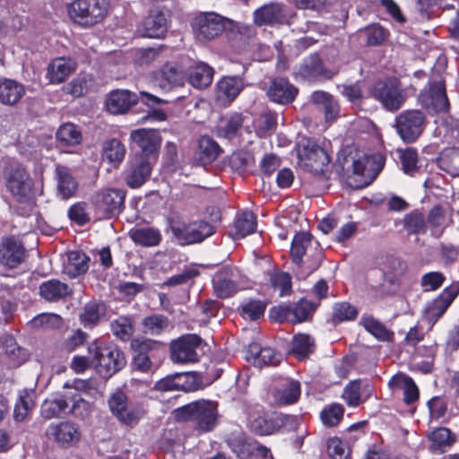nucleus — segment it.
<instances>
[{"label": "nucleus", "instance_id": "obj_1", "mask_svg": "<svg viewBox=\"0 0 459 459\" xmlns=\"http://www.w3.org/2000/svg\"><path fill=\"white\" fill-rule=\"evenodd\" d=\"M88 354L91 357V367L105 378L112 377L126 364L124 352L109 342H92L88 346Z\"/></svg>", "mask_w": 459, "mask_h": 459}, {"label": "nucleus", "instance_id": "obj_2", "mask_svg": "<svg viewBox=\"0 0 459 459\" xmlns=\"http://www.w3.org/2000/svg\"><path fill=\"white\" fill-rule=\"evenodd\" d=\"M178 420H190L201 432H208L217 424V403L210 400H198L186 404L175 411Z\"/></svg>", "mask_w": 459, "mask_h": 459}, {"label": "nucleus", "instance_id": "obj_3", "mask_svg": "<svg viewBox=\"0 0 459 459\" xmlns=\"http://www.w3.org/2000/svg\"><path fill=\"white\" fill-rule=\"evenodd\" d=\"M108 0H74L67 4L69 18L83 27L100 22L108 13Z\"/></svg>", "mask_w": 459, "mask_h": 459}, {"label": "nucleus", "instance_id": "obj_4", "mask_svg": "<svg viewBox=\"0 0 459 459\" xmlns=\"http://www.w3.org/2000/svg\"><path fill=\"white\" fill-rule=\"evenodd\" d=\"M5 186L14 200L31 208L34 190L33 180L22 165L12 166L4 174Z\"/></svg>", "mask_w": 459, "mask_h": 459}, {"label": "nucleus", "instance_id": "obj_5", "mask_svg": "<svg viewBox=\"0 0 459 459\" xmlns=\"http://www.w3.org/2000/svg\"><path fill=\"white\" fill-rule=\"evenodd\" d=\"M297 155L299 166L314 174L323 173L330 162L326 150L311 138L302 139L298 143Z\"/></svg>", "mask_w": 459, "mask_h": 459}, {"label": "nucleus", "instance_id": "obj_6", "mask_svg": "<svg viewBox=\"0 0 459 459\" xmlns=\"http://www.w3.org/2000/svg\"><path fill=\"white\" fill-rule=\"evenodd\" d=\"M214 295L221 299H230L244 290L247 285L246 277L235 266H224L212 276Z\"/></svg>", "mask_w": 459, "mask_h": 459}, {"label": "nucleus", "instance_id": "obj_7", "mask_svg": "<svg viewBox=\"0 0 459 459\" xmlns=\"http://www.w3.org/2000/svg\"><path fill=\"white\" fill-rule=\"evenodd\" d=\"M234 22L213 12L201 13L192 22L193 33L196 40L207 42L219 37L227 24Z\"/></svg>", "mask_w": 459, "mask_h": 459}, {"label": "nucleus", "instance_id": "obj_8", "mask_svg": "<svg viewBox=\"0 0 459 459\" xmlns=\"http://www.w3.org/2000/svg\"><path fill=\"white\" fill-rule=\"evenodd\" d=\"M149 107H155L163 102L160 98L145 91L140 92V97L127 90L112 91L106 99V108L110 114L126 113L138 100Z\"/></svg>", "mask_w": 459, "mask_h": 459}, {"label": "nucleus", "instance_id": "obj_9", "mask_svg": "<svg viewBox=\"0 0 459 459\" xmlns=\"http://www.w3.org/2000/svg\"><path fill=\"white\" fill-rule=\"evenodd\" d=\"M290 255L298 265H300L304 255H307L310 264L309 269H317L323 260V253L320 245L307 232L297 233L291 242Z\"/></svg>", "mask_w": 459, "mask_h": 459}, {"label": "nucleus", "instance_id": "obj_10", "mask_svg": "<svg viewBox=\"0 0 459 459\" xmlns=\"http://www.w3.org/2000/svg\"><path fill=\"white\" fill-rule=\"evenodd\" d=\"M425 117L419 110H405L395 117L394 127L400 138L407 143H413L423 131Z\"/></svg>", "mask_w": 459, "mask_h": 459}, {"label": "nucleus", "instance_id": "obj_11", "mask_svg": "<svg viewBox=\"0 0 459 459\" xmlns=\"http://www.w3.org/2000/svg\"><path fill=\"white\" fill-rule=\"evenodd\" d=\"M245 412L247 427L257 435H272L280 428L278 419L270 417L264 407L258 403L247 404Z\"/></svg>", "mask_w": 459, "mask_h": 459}, {"label": "nucleus", "instance_id": "obj_12", "mask_svg": "<svg viewBox=\"0 0 459 459\" xmlns=\"http://www.w3.org/2000/svg\"><path fill=\"white\" fill-rule=\"evenodd\" d=\"M171 230L178 240L185 245L203 241L213 233V227L204 221L175 222L171 225Z\"/></svg>", "mask_w": 459, "mask_h": 459}, {"label": "nucleus", "instance_id": "obj_13", "mask_svg": "<svg viewBox=\"0 0 459 459\" xmlns=\"http://www.w3.org/2000/svg\"><path fill=\"white\" fill-rule=\"evenodd\" d=\"M202 339L196 334H186L170 343V359L174 363L188 364L198 359L197 349Z\"/></svg>", "mask_w": 459, "mask_h": 459}, {"label": "nucleus", "instance_id": "obj_14", "mask_svg": "<svg viewBox=\"0 0 459 459\" xmlns=\"http://www.w3.org/2000/svg\"><path fill=\"white\" fill-rule=\"evenodd\" d=\"M228 445L239 459H267L270 455L266 446L244 434L232 435Z\"/></svg>", "mask_w": 459, "mask_h": 459}, {"label": "nucleus", "instance_id": "obj_15", "mask_svg": "<svg viewBox=\"0 0 459 459\" xmlns=\"http://www.w3.org/2000/svg\"><path fill=\"white\" fill-rule=\"evenodd\" d=\"M108 406L113 415L126 425L136 424L143 414L139 407L127 403L126 395L122 391H117L110 396Z\"/></svg>", "mask_w": 459, "mask_h": 459}, {"label": "nucleus", "instance_id": "obj_16", "mask_svg": "<svg viewBox=\"0 0 459 459\" xmlns=\"http://www.w3.org/2000/svg\"><path fill=\"white\" fill-rule=\"evenodd\" d=\"M292 13L281 4L270 3L257 8L253 13L257 26H274L289 22Z\"/></svg>", "mask_w": 459, "mask_h": 459}, {"label": "nucleus", "instance_id": "obj_17", "mask_svg": "<svg viewBox=\"0 0 459 459\" xmlns=\"http://www.w3.org/2000/svg\"><path fill=\"white\" fill-rule=\"evenodd\" d=\"M368 96L380 101L390 111L399 109L404 100L399 89L391 82H376L369 90Z\"/></svg>", "mask_w": 459, "mask_h": 459}, {"label": "nucleus", "instance_id": "obj_18", "mask_svg": "<svg viewBox=\"0 0 459 459\" xmlns=\"http://www.w3.org/2000/svg\"><path fill=\"white\" fill-rule=\"evenodd\" d=\"M126 192L122 189L108 188L97 193L94 204L105 216L117 215L124 208Z\"/></svg>", "mask_w": 459, "mask_h": 459}, {"label": "nucleus", "instance_id": "obj_19", "mask_svg": "<svg viewBox=\"0 0 459 459\" xmlns=\"http://www.w3.org/2000/svg\"><path fill=\"white\" fill-rule=\"evenodd\" d=\"M130 139L141 149L138 155L157 160V152L161 143V137L157 130L136 129L131 132Z\"/></svg>", "mask_w": 459, "mask_h": 459}, {"label": "nucleus", "instance_id": "obj_20", "mask_svg": "<svg viewBox=\"0 0 459 459\" xmlns=\"http://www.w3.org/2000/svg\"><path fill=\"white\" fill-rule=\"evenodd\" d=\"M155 161L143 155H135L126 176V185L131 188H138L143 185L150 178Z\"/></svg>", "mask_w": 459, "mask_h": 459}, {"label": "nucleus", "instance_id": "obj_21", "mask_svg": "<svg viewBox=\"0 0 459 459\" xmlns=\"http://www.w3.org/2000/svg\"><path fill=\"white\" fill-rule=\"evenodd\" d=\"M25 258V248L21 241L13 238H3L0 241V264L10 269L19 266Z\"/></svg>", "mask_w": 459, "mask_h": 459}, {"label": "nucleus", "instance_id": "obj_22", "mask_svg": "<svg viewBox=\"0 0 459 459\" xmlns=\"http://www.w3.org/2000/svg\"><path fill=\"white\" fill-rule=\"evenodd\" d=\"M316 307V304L307 299H301L292 306L279 307L278 309L272 310L271 316H273V313L276 312L278 313L276 318L279 321L285 318L292 323H301L308 320L312 316Z\"/></svg>", "mask_w": 459, "mask_h": 459}, {"label": "nucleus", "instance_id": "obj_23", "mask_svg": "<svg viewBox=\"0 0 459 459\" xmlns=\"http://www.w3.org/2000/svg\"><path fill=\"white\" fill-rule=\"evenodd\" d=\"M337 72L338 68L333 70L325 69L320 56L314 54L303 61L295 74L302 80L311 82L321 77L332 78Z\"/></svg>", "mask_w": 459, "mask_h": 459}, {"label": "nucleus", "instance_id": "obj_24", "mask_svg": "<svg viewBox=\"0 0 459 459\" xmlns=\"http://www.w3.org/2000/svg\"><path fill=\"white\" fill-rule=\"evenodd\" d=\"M47 436L62 446H69L80 440L81 433L78 426L71 421H62L50 424L46 432Z\"/></svg>", "mask_w": 459, "mask_h": 459}, {"label": "nucleus", "instance_id": "obj_25", "mask_svg": "<svg viewBox=\"0 0 459 459\" xmlns=\"http://www.w3.org/2000/svg\"><path fill=\"white\" fill-rule=\"evenodd\" d=\"M383 164L384 159L381 155H362L354 159L352 162V172L354 176L360 178L356 186L362 187L368 186L373 176V171L375 170L373 166L377 165L381 169Z\"/></svg>", "mask_w": 459, "mask_h": 459}, {"label": "nucleus", "instance_id": "obj_26", "mask_svg": "<svg viewBox=\"0 0 459 459\" xmlns=\"http://www.w3.org/2000/svg\"><path fill=\"white\" fill-rule=\"evenodd\" d=\"M301 393L300 383L291 378H281L274 385L272 394L279 405L295 403Z\"/></svg>", "mask_w": 459, "mask_h": 459}, {"label": "nucleus", "instance_id": "obj_27", "mask_svg": "<svg viewBox=\"0 0 459 459\" xmlns=\"http://www.w3.org/2000/svg\"><path fill=\"white\" fill-rule=\"evenodd\" d=\"M168 30V13L160 10H152L143 20L140 33L145 38H161Z\"/></svg>", "mask_w": 459, "mask_h": 459}, {"label": "nucleus", "instance_id": "obj_28", "mask_svg": "<svg viewBox=\"0 0 459 459\" xmlns=\"http://www.w3.org/2000/svg\"><path fill=\"white\" fill-rule=\"evenodd\" d=\"M247 359L255 367L277 366L281 360V355L270 347H261L257 342L249 344Z\"/></svg>", "mask_w": 459, "mask_h": 459}, {"label": "nucleus", "instance_id": "obj_29", "mask_svg": "<svg viewBox=\"0 0 459 459\" xmlns=\"http://www.w3.org/2000/svg\"><path fill=\"white\" fill-rule=\"evenodd\" d=\"M153 80L160 88L169 91L173 87L184 84L185 74L176 65L168 63L154 73Z\"/></svg>", "mask_w": 459, "mask_h": 459}, {"label": "nucleus", "instance_id": "obj_30", "mask_svg": "<svg viewBox=\"0 0 459 459\" xmlns=\"http://www.w3.org/2000/svg\"><path fill=\"white\" fill-rule=\"evenodd\" d=\"M267 94L272 101L287 104L294 100L298 94V89L287 79L276 78L272 82Z\"/></svg>", "mask_w": 459, "mask_h": 459}, {"label": "nucleus", "instance_id": "obj_31", "mask_svg": "<svg viewBox=\"0 0 459 459\" xmlns=\"http://www.w3.org/2000/svg\"><path fill=\"white\" fill-rule=\"evenodd\" d=\"M72 293V288L57 279L46 281L39 285L40 297L48 302L59 301Z\"/></svg>", "mask_w": 459, "mask_h": 459}, {"label": "nucleus", "instance_id": "obj_32", "mask_svg": "<svg viewBox=\"0 0 459 459\" xmlns=\"http://www.w3.org/2000/svg\"><path fill=\"white\" fill-rule=\"evenodd\" d=\"M76 64L71 58L57 57L48 66L47 76L51 83H60L75 70Z\"/></svg>", "mask_w": 459, "mask_h": 459}, {"label": "nucleus", "instance_id": "obj_33", "mask_svg": "<svg viewBox=\"0 0 459 459\" xmlns=\"http://www.w3.org/2000/svg\"><path fill=\"white\" fill-rule=\"evenodd\" d=\"M389 385L392 388L403 391V400L406 404H412L418 401L420 396L419 388L411 377L404 374H397L390 379Z\"/></svg>", "mask_w": 459, "mask_h": 459}, {"label": "nucleus", "instance_id": "obj_34", "mask_svg": "<svg viewBox=\"0 0 459 459\" xmlns=\"http://www.w3.org/2000/svg\"><path fill=\"white\" fill-rule=\"evenodd\" d=\"M243 89V82L238 76H226L217 84V99L222 103H230Z\"/></svg>", "mask_w": 459, "mask_h": 459}, {"label": "nucleus", "instance_id": "obj_35", "mask_svg": "<svg viewBox=\"0 0 459 459\" xmlns=\"http://www.w3.org/2000/svg\"><path fill=\"white\" fill-rule=\"evenodd\" d=\"M56 179L58 194L64 199L72 197L78 187V184L68 167L57 164L56 166Z\"/></svg>", "mask_w": 459, "mask_h": 459}, {"label": "nucleus", "instance_id": "obj_36", "mask_svg": "<svg viewBox=\"0 0 459 459\" xmlns=\"http://www.w3.org/2000/svg\"><path fill=\"white\" fill-rule=\"evenodd\" d=\"M213 73V68L209 65L197 62L188 70V82L196 89L205 88L212 83Z\"/></svg>", "mask_w": 459, "mask_h": 459}, {"label": "nucleus", "instance_id": "obj_37", "mask_svg": "<svg viewBox=\"0 0 459 459\" xmlns=\"http://www.w3.org/2000/svg\"><path fill=\"white\" fill-rule=\"evenodd\" d=\"M311 101L317 108L324 112L326 121L336 117L339 112V106L331 94L325 91H315L311 95Z\"/></svg>", "mask_w": 459, "mask_h": 459}, {"label": "nucleus", "instance_id": "obj_38", "mask_svg": "<svg viewBox=\"0 0 459 459\" xmlns=\"http://www.w3.org/2000/svg\"><path fill=\"white\" fill-rule=\"evenodd\" d=\"M68 401L66 393L58 394L53 399H47L43 402L40 408L41 416L46 420H51L60 417L63 413H67Z\"/></svg>", "mask_w": 459, "mask_h": 459}, {"label": "nucleus", "instance_id": "obj_39", "mask_svg": "<svg viewBox=\"0 0 459 459\" xmlns=\"http://www.w3.org/2000/svg\"><path fill=\"white\" fill-rule=\"evenodd\" d=\"M25 90L22 83L4 79L0 82V101L5 105H13L24 95Z\"/></svg>", "mask_w": 459, "mask_h": 459}, {"label": "nucleus", "instance_id": "obj_40", "mask_svg": "<svg viewBox=\"0 0 459 459\" xmlns=\"http://www.w3.org/2000/svg\"><path fill=\"white\" fill-rule=\"evenodd\" d=\"M89 257L80 251H71L64 264V271L70 277H76L88 270Z\"/></svg>", "mask_w": 459, "mask_h": 459}, {"label": "nucleus", "instance_id": "obj_41", "mask_svg": "<svg viewBox=\"0 0 459 459\" xmlns=\"http://www.w3.org/2000/svg\"><path fill=\"white\" fill-rule=\"evenodd\" d=\"M256 217L252 212L245 211L238 213L234 222V238H243L256 230Z\"/></svg>", "mask_w": 459, "mask_h": 459}, {"label": "nucleus", "instance_id": "obj_42", "mask_svg": "<svg viewBox=\"0 0 459 459\" xmlns=\"http://www.w3.org/2000/svg\"><path fill=\"white\" fill-rule=\"evenodd\" d=\"M429 438L430 441V450L434 454L437 455L447 451L454 443L451 431L446 428H438L435 429L429 436Z\"/></svg>", "mask_w": 459, "mask_h": 459}, {"label": "nucleus", "instance_id": "obj_43", "mask_svg": "<svg viewBox=\"0 0 459 459\" xmlns=\"http://www.w3.org/2000/svg\"><path fill=\"white\" fill-rule=\"evenodd\" d=\"M129 235L134 243L144 247L157 246L161 240L160 230L150 227L133 229Z\"/></svg>", "mask_w": 459, "mask_h": 459}, {"label": "nucleus", "instance_id": "obj_44", "mask_svg": "<svg viewBox=\"0 0 459 459\" xmlns=\"http://www.w3.org/2000/svg\"><path fill=\"white\" fill-rule=\"evenodd\" d=\"M68 401L67 413L75 418L84 420L88 418L92 411V404L80 397L75 392H67Z\"/></svg>", "mask_w": 459, "mask_h": 459}, {"label": "nucleus", "instance_id": "obj_45", "mask_svg": "<svg viewBox=\"0 0 459 459\" xmlns=\"http://www.w3.org/2000/svg\"><path fill=\"white\" fill-rule=\"evenodd\" d=\"M105 313L104 305L95 301L88 302L82 308L79 317L81 324L86 328L95 326Z\"/></svg>", "mask_w": 459, "mask_h": 459}, {"label": "nucleus", "instance_id": "obj_46", "mask_svg": "<svg viewBox=\"0 0 459 459\" xmlns=\"http://www.w3.org/2000/svg\"><path fill=\"white\" fill-rule=\"evenodd\" d=\"M360 323L369 333L380 342H390L394 339V333L371 316H362Z\"/></svg>", "mask_w": 459, "mask_h": 459}, {"label": "nucleus", "instance_id": "obj_47", "mask_svg": "<svg viewBox=\"0 0 459 459\" xmlns=\"http://www.w3.org/2000/svg\"><path fill=\"white\" fill-rule=\"evenodd\" d=\"M438 167L453 177L459 176V148L446 149L440 153Z\"/></svg>", "mask_w": 459, "mask_h": 459}, {"label": "nucleus", "instance_id": "obj_48", "mask_svg": "<svg viewBox=\"0 0 459 459\" xmlns=\"http://www.w3.org/2000/svg\"><path fill=\"white\" fill-rule=\"evenodd\" d=\"M56 136L62 146H75L82 142L81 131L72 123L61 125Z\"/></svg>", "mask_w": 459, "mask_h": 459}, {"label": "nucleus", "instance_id": "obj_49", "mask_svg": "<svg viewBox=\"0 0 459 459\" xmlns=\"http://www.w3.org/2000/svg\"><path fill=\"white\" fill-rule=\"evenodd\" d=\"M35 392L23 390L19 394V399L14 406L13 417L17 421H22L35 405Z\"/></svg>", "mask_w": 459, "mask_h": 459}, {"label": "nucleus", "instance_id": "obj_50", "mask_svg": "<svg viewBox=\"0 0 459 459\" xmlns=\"http://www.w3.org/2000/svg\"><path fill=\"white\" fill-rule=\"evenodd\" d=\"M125 155L126 148L120 141L111 139L104 144L102 152L103 160H108L114 167L118 166L123 161Z\"/></svg>", "mask_w": 459, "mask_h": 459}, {"label": "nucleus", "instance_id": "obj_51", "mask_svg": "<svg viewBox=\"0 0 459 459\" xmlns=\"http://www.w3.org/2000/svg\"><path fill=\"white\" fill-rule=\"evenodd\" d=\"M431 106L437 112H445L448 109V100L443 82H434L430 84L429 91Z\"/></svg>", "mask_w": 459, "mask_h": 459}, {"label": "nucleus", "instance_id": "obj_52", "mask_svg": "<svg viewBox=\"0 0 459 459\" xmlns=\"http://www.w3.org/2000/svg\"><path fill=\"white\" fill-rule=\"evenodd\" d=\"M269 281L274 290H278L281 297L290 295L292 290L291 277L288 273L273 270L268 273Z\"/></svg>", "mask_w": 459, "mask_h": 459}, {"label": "nucleus", "instance_id": "obj_53", "mask_svg": "<svg viewBox=\"0 0 459 459\" xmlns=\"http://www.w3.org/2000/svg\"><path fill=\"white\" fill-rule=\"evenodd\" d=\"M314 339L306 333H299L292 339L291 351L299 359H304L314 351Z\"/></svg>", "mask_w": 459, "mask_h": 459}, {"label": "nucleus", "instance_id": "obj_54", "mask_svg": "<svg viewBox=\"0 0 459 459\" xmlns=\"http://www.w3.org/2000/svg\"><path fill=\"white\" fill-rule=\"evenodd\" d=\"M3 347L5 351V353L9 356L13 366H19L27 359V351L25 349L19 347L16 343L15 339L13 336H4Z\"/></svg>", "mask_w": 459, "mask_h": 459}, {"label": "nucleus", "instance_id": "obj_55", "mask_svg": "<svg viewBox=\"0 0 459 459\" xmlns=\"http://www.w3.org/2000/svg\"><path fill=\"white\" fill-rule=\"evenodd\" d=\"M428 223L431 228V235L436 238L440 237L444 229L448 225V220L440 206H435L430 210Z\"/></svg>", "mask_w": 459, "mask_h": 459}, {"label": "nucleus", "instance_id": "obj_56", "mask_svg": "<svg viewBox=\"0 0 459 459\" xmlns=\"http://www.w3.org/2000/svg\"><path fill=\"white\" fill-rule=\"evenodd\" d=\"M344 408L340 403H331L325 406L320 412L322 423L327 427H334L343 418Z\"/></svg>", "mask_w": 459, "mask_h": 459}, {"label": "nucleus", "instance_id": "obj_57", "mask_svg": "<svg viewBox=\"0 0 459 459\" xmlns=\"http://www.w3.org/2000/svg\"><path fill=\"white\" fill-rule=\"evenodd\" d=\"M200 160L203 163L213 161L220 153L218 143L208 136H203L199 140Z\"/></svg>", "mask_w": 459, "mask_h": 459}, {"label": "nucleus", "instance_id": "obj_58", "mask_svg": "<svg viewBox=\"0 0 459 459\" xmlns=\"http://www.w3.org/2000/svg\"><path fill=\"white\" fill-rule=\"evenodd\" d=\"M184 378L182 374L167 376L155 383L154 389L160 392L186 390Z\"/></svg>", "mask_w": 459, "mask_h": 459}, {"label": "nucleus", "instance_id": "obj_59", "mask_svg": "<svg viewBox=\"0 0 459 459\" xmlns=\"http://www.w3.org/2000/svg\"><path fill=\"white\" fill-rule=\"evenodd\" d=\"M143 326L144 333L158 335L169 327V319L162 315H152L143 320Z\"/></svg>", "mask_w": 459, "mask_h": 459}, {"label": "nucleus", "instance_id": "obj_60", "mask_svg": "<svg viewBox=\"0 0 459 459\" xmlns=\"http://www.w3.org/2000/svg\"><path fill=\"white\" fill-rule=\"evenodd\" d=\"M399 158L402 164L403 171L410 176H413L418 169V152L413 148H407L399 151Z\"/></svg>", "mask_w": 459, "mask_h": 459}, {"label": "nucleus", "instance_id": "obj_61", "mask_svg": "<svg viewBox=\"0 0 459 459\" xmlns=\"http://www.w3.org/2000/svg\"><path fill=\"white\" fill-rule=\"evenodd\" d=\"M358 310L348 302L336 303L333 307L332 320L334 323L351 321L355 319Z\"/></svg>", "mask_w": 459, "mask_h": 459}, {"label": "nucleus", "instance_id": "obj_62", "mask_svg": "<svg viewBox=\"0 0 459 459\" xmlns=\"http://www.w3.org/2000/svg\"><path fill=\"white\" fill-rule=\"evenodd\" d=\"M243 125L241 114L231 115L224 126L218 127L217 135L226 139H232Z\"/></svg>", "mask_w": 459, "mask_h": 459}, {"label": "nucleus", "instance_id": "obj_63", "mask_svg": "<svg viewBox=\"0 0 459 459\" xmlns=\"http://www.w3.org/2000/svg\"><path fill=\"white\" fill-rule=\"evenodd\" d=\"M111 331L115 336L122 341H127L133 334L134 328L130 318L119 316L111 322Z\"/></svg>", "mask_w": 459, "mask_h": 459}, {"label": "nucleus", "instance_id": "obj_64", "mask_svg": "<svg viewBox=\"0 0 459 459\" xmlns=\"http://www.w3.org/2000/svg\"><path fill=\"white\" fill-rule=\"evenodd\" d=\"M132 346L135 348L138 352L149 354L151 357L159 356L163 353V344L160 342L152 339H136L132 342Z\"/></svg>", "mask_w": 459, "mask_h": 459}]
</instances>
